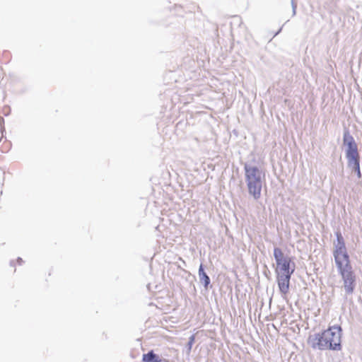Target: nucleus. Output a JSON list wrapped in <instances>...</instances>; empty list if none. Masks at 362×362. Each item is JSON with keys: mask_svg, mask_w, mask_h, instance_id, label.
Wrapping results in <instances>:
<instances>
[{"mask_svg": "<svg viewBox=\"0 0 362 362\" xmlns=\"http://www.w3.org/2000/svg\"><path fill=\"white\" fill-rule=\"evenodd\" d=\"M341 332L339 325L330 326L320 333L310 335L308 342L313 349L339 351L341 349Z\"/></svg>", "mask_w": 362, "mask_h": 362, "instance_id": "f257e3e1", "label": "nucleus"}, {"mask_svg": "<svg viewBox=\"0 0 362 362\" xmlns=\"http://www.w3.org/2000/svg\"><path fill=\"white\" fill-rule=\"evenodd\" d=\"M337 243H334L333 256L341 280L356 278L351 264L345 243L340 232L336 233Z\"/></svg>", "mask_w": 362, "mask_h": 362, "instance_id": "f03ea898", "label": "nucleus"}, {"mask_svg": "<svg viewBox=\"0 0 362 362\" xmlns=\"http://www.w3.org/2000/svg\"><path fill=\"white\" fill-rule=\"evenodd\" d=\"M245 178L249 194L256 200L262 196V191L266 185L265 173L257 166L245 164Z\"/></svg>", "mask_w": 362, "mask_h": 362, "instance_id": "7ed1b4c3", "label": "nucleus"}, {"mask_svg": "<svg viewBox=\"0 0 362 362\" xmlns=\"http://www.w3.org/2000/svg\"><path fill=\"white\" fill-rule=\"evenodd\" d=\"M274 257L276 262V274H288L294 272L296 264L293 258L286 255L280 247H274Z\"/></svg>", "mask_w": 362, "mask_h": 362, "instance_id": "20e7f679", "label": "nucleus"}, {"mask_svg": "<svg viewBox=\"0 0 362 362\" xmlns=\"http://www.w3.org/2000/svg\"><path fill=\"white\" fill-rule=\"evenodd\" d=\"M344 144L347 146L346 156L348 163L360 160L357 145L354 139L349 132H346L344 135Z\"/></svg>", "mask_w": 362, "mask_h": 362, "instance_id": "39448f33", "label": "nucleus"}, {"mask_svg": "<svg viewBox=\"0 0 362 362\" xmlns=\"http://www.w3.org/2000/svg\"><path fill=\"white\" fill-rule=\"evenodd\" d=\"M293 273H288V274H276V281L278 284V286L279 291L283 297H286L289 292L290 288V280L291 275Z\"/></svg>", "mask_w": 362, "mask_h": 362, "instance_id": "423d86ee", "label": "nucleus"}, {"mask_svg": "<svg viewBox=\"0 0 362 362\" xmlns=\"http://www.w3.org/2000/svg\"><path fill=\"white\" fill-rule=\"evenodd\" d=\"M356 278L342 281V287L346 294L351 295L354 293L356 287Z\"/></svg>", "mask_w": 362, "mask_h": 362, "instance_id": "0eeeda50", "label": "nucleus"}, {"mask_svg": "<svg viewBox=\"0 0 362 362\" xmlns=\"http://www.w3.org/2000/svg\"><path fill=\"white\" fill-rule=\"evenodd\" d=\"M142 360L144 362H161V359L156 355L153 351H149L148 354H144Z\"/></svg>", "mask_w": 362, "mask_h": 362, "instance_id": "6e6552de", "label": "nucleus"}, {"mask_svg": "<svg viewBox=\"0 0 362 362\" xmlns=\"http://www.w3.org/2000/svg\"><path fill=\"white\" fill-rule=\"evenodd\" d=\"M199 275L200 281L204 284V287L207 288L210 284V279L208 275L204 272L203 266L201 264L199 269Z\"/></svg>", "mask_w": 362, "mask_h": 362, "instance_id": "1a4fd4ad", "label": "nucleus"}, {"mask_svg": "<svg viewBox=\"0 0 362 362\" xmlns=\"http://www.w3.org/2000/svg\"><path fill=\"white\" fill-rule=\"evenodd\" d=\"M348 165L356 173L357 177L358 178L361 177V172L360 169V160L348 163Z\"/></svg>", "mask_w": 362, "mask_h": 362, "instance_id": "9d476101", "label": "nucleus"}, {"mask_svg": "<svg viewBox=\"0 0 362 362\" xmlns=\"http://www.w3.org/2000/svg\"><path fill=\"white\" fill-rule=\"evenodd\" d=\"M194 336L192 335L189 338V349L191 348L192 346V344L194 343Z\"/></svg>", "mask_w": 362, "mask_h": 362, "instance_id": "9b49d317", "label": "nucleus"}, {"mask_svg": "<svg viewBox=\"0 0 362 362\" xmlns=\"http://www.w3.org/2000/svg\"><path fill=\"white\" fill-rule=\"evenodd\" d=\"M17 262H18V264H21L23 262V259H22V258H21V257H18V258L17 259Z\"/></svg>", "mask_w": 362, "mask_h": 362, "instance_id": "f8f14e48", "label": "nucleus"}]
</instances>
